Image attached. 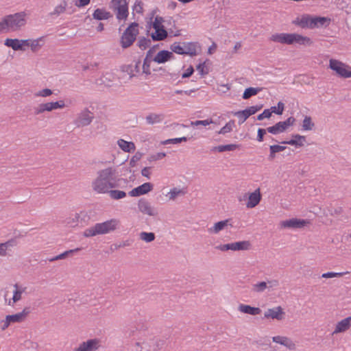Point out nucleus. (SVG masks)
I'll return each instance as SVG.
<instances>
[{
  "label": "nucleus",
  "instance_id": "40",
  "mask_svg": "<svg viewBox=\"0 0 351 351\" xmlns=\"http://www.w3.org/2000/svg\"><path fill=\"white\" fill-rule=\"evenodd\" d=\"M262 90V88H254L250 87L245 90L243 94V99H247L252 96L257 95L259 92Z\"/></svg>",
  "mask_w": 351,
  "mask_h": 351
},
{
  "label": "nucleus",
  "instance_id": "54",
  "mask_svg": "<svg viewBox=\"0 0 351 351\" xmlns=\"http://www.w3.org/2000/svg\"><path fill=\"white\" fill-rule=\"evenodd\" d=\"M149 53H150V51H148L147 56L144 60L143 65V72L147 74L150 73L149 66H150V62H151L152 60L149 58Z\"/></svg>",
  "mask_w": 351,
  "mask_h": 351
},
{
  "label": "nucleus",
  "instance_id": "64",
  "mask_svg": "<svg viewBox=\"0 0 351 351\" xmlns=\"http://www.w3.org/2000/svg\"><path fill=\"white\" fill-rule=\"evenodd\" d=\"M216 249L220 250L221 252H226L228 250L232 251L231 243L226 244H221L219 245L216 246Z\"/></svg>",
  "mask_w": 351,
  "mask_h": 351
},
{
  "label": "nucleus",
  "instance_id": "36",
  "mask_svg": "<svg viewBox=\"0 0 351 351\" xmlns=\"http://www.w3.org/2000/svg\"><path fill=\"white\" fill-rule=\"evenodd\" d=\"M186 191L184 189L173 188L167 194L169 200H174L178 196L184 195L186 194Z\"/></svg>",
  "mask_w": 351,
  "mask_h": 351
},
{
  "label": "nucleus",
  "instance_id": "34",
  "mask_svg": "<svg viewBox=\"0 0 351 351\" xmlns=\"http://www.w3.org/2000/svg\"><path fill=\"white\" fill-rule=\"evenodd\" d=\"M117 145L125 152H134L136 149V146L134 143L126 141L123 139L117 141Z\"/></svg>",
  "mask_w": 351,
  "mask_h": 351
},
{
  "label": "nucleus",
  "instance_id": "16",
  "mask_svg": "<svg viewBox=\"0 0 351 351\" xmlns=\"http://www.w3.org/2000/svg\"><path fill=\"white\" fill-rule=\"evenodd\" d=\"M138 208L141 213L150 217H154L157 215V211L152 207L151 204L145 199L138 200Z\"/></svg>",
  "mask_w": 351,
  "mask_h": 351
},
{
  "label": "nucleus",
  "instance_id": "3",
  "mask_svg": "<svg viewBox=\"0 0 351 351\" xmlns=\"http://www.w3.org/2000/svg\"><path fill=\"white\" fill-rule=\"evenodd\" d=\"M110 9L114 12L118 21H126L129 16L128 2L126 0H111Z\"/></svg>",
  "mask_w": 351,
  "mask_h": 351
},
{
  "label": "nucleus",
  "instance_id": "27",
  "mask_svg": "<svg viewBox=\"0 0 351 351\" xmlns=\"http://www.w3.org/2000/svg\"><path fill=\"white\" fill-rule=\"evenodd\" d=\"M29 313V311L28 308H24L22 311L13 314V315H8L9 319L10 321L11 324L14 323H21L24 322L27 315Z\"/></svg>",
  "mask_w": 351,
  "mask_h": 351
},
{
  "label": "nucleus",
  "instance_id": "57",
  "mask_svg": "<svg viewBox=\"0 0 351 351\" xmlns=\"http://www.w3.org/2000/svg\"><path fill=\"white\" fill-rule=\"evenodd\" d=\"M79 250H80V248H75V249H73V250H68V251H65L64 252H63V253L58 255L57 256H56L51 261H56V260L63 259L66 256H68L69 254H72L73 252H78Z\"/></svg>",
  "mask_w": 351,
  "mask_h": 351
},
{
  "label": "nucleus",
  "instance_id": "7",
  "mask_svg": "<svg viewBox=\"0 0 351 351\" xmlns=\"http://www.w3.org/2000/svg\"><path fill=\"white\" fill-rule=\"evenodd\" d=\"M311 223L308 219L291 218L280 221L278 226L280 229H302Z\"/></svg>",
  "mask_w": 351,
  "mask_h": 351
},
{
  "label": "nucleus",
  "instance_id": "60",
  "mask_svg": "<svg viewBox=\"0 0 351 351\" xmlns=\"http://www.w3.org/2000/svg\"><path fill=\"white\" fill-rule=\"evenodd\" d=\"M187 141V138L186 137H181V138H170V139H167L166 141H164L162 142V143L163 145H167V144H169V143H181L182 141Z\"/></svg>",
  "mask_w": 351,
  "mask_h": 351
},
{
  "label": "nucleus",
  "instance_id": "23",
  "mask_svg": "<svg viewBox=\"0 0 351 351\" xmlns=\"http://www.w3.org/2000/svg\"><path fill=\"white\" fill-rule=\"evenodd\" d=\"M330 23L331 19L330 17L313 15L311 29L327 27Z\"/></svg>",
  "mask_w": 351,
  "mask_h": 351
},
{
  "label": "nucleus",
  "instance_id": "39",
  "mask_svg": "<svg viewBox=\"0 0 351 351\" xmlns=\"http://www.w3.org/2000/svg\"><path fill=\"white\" fill-rule=\"evenodd\" d=\"M315 123L310 116H305L302 124V130L304 131H311L313 130Z\"/></svg>",
  "mask_w": 351,
  "mask_h": 351
},
{
  "label": "nucleus",
  "instance_id": "28",
  "mask_svg": "<svg viewBox=\"0 0 351 351\" xmlns=\"http://www.w3.org/2000/svg\"><path fill=\"white\" fill-rule=\"evenodd\" d=\"M238 310L242 313L251 315H258L261 313L260 308L251 306L244 304H240L238 306Z\"/></svg>",
  "mask_w": 351,
  "mask_h": 351
},
{
  "label": "nucleus",
  "instance_id": "6",
  "mask_svg": "<svg viewBox=\"0 0 351 351\" xmlns=\"http://www.w3.org/2000/svg\"><path fill=\"white\" fill-rule=\"evenodd\" d=\"M164 19L162 17L156 16L152 22V27L154 31L152 32L151 36L154 40H163L167 37V32L163 25Z\"/></svg>",
  "mask_w": 351,
  "mask_h": 351
},
{
  "label": "nucleus",
  "instance_id": "25",
  "mask_svg": "<svg viewBox=\"0 0 351 351\" xmlns=\"http://www.w3.org/2000/svg\"><path fill=\"white\" fill-rule=\"evenodd\" d=\"M230 219H228L226 220L220 221L215 223L213 226L208 229V232L210 234H217L219 232L226 229L228 226L232 227L230 224Z\"/></svg>",
  "mask_w": 351,
  "mask_h": 351
},
{
  "label": "nucleus",
  "instance_id": "48",
  "mask_svg": "<svg viewBox=\"0 0 351 351\" xmlns=\"http://www.w3.org/2000/svg\"><path fill=\"white\" fill-rule=\"evenodd\" d=\"M234 121L231 120L228 121L221 130L218 132L219 134H225L230 132L234 127Z\"/></svg>",
  "mask_w": 351,
  "mask_h": 351
},
{
  "label": "nucleus",
  "instance_id": "33",
  "mask_svg": "<svg viewBox=\"0 0 351 351\" xmlns=\"http://www.w3.org/2000/svg\"><path fill=\"white\" fill-rule=\"evenodd\" d=\"M306 141V137L300 134H295L293 136L292 139L290 141L284 142V143L294 145L295 147H303Z\"/></svg>",
  "mask_w": 351,
  "mask_h": 351
},
{
  "label": "nucleus",
  "instance_id": "11",
  "mask_svg": "<svg viewBox=\"0 0 351 351\" xmlns=\"http://www.w3.org/2000/svg\"><path fill=\"white\" fill-rule=\"evenodd\" d=\"M4 45L14 51H26L29 49V39L6 38Z\"/></svg>",
  "mask_w": 351,
  "mask_h": 351
},
{
  "label": "nucleus",
  "instance_id": "26",
  "mask_svg": "<svg viewBox=\"0 0 351 351\" xmlns=\"http://www.w3.org/2000/svg\"><path fill=\"white\" fill-rule=\"evenodd\" d=\"M173 57L172 52L167 50H162L154 56L152 60L158 64H162L172 60Z\"/></svg>",
  "mask_w": 351,
  "mask_h": 351
},
{
  "label": "nucleus",
  "instance_id": "1",
  "mask_svg": "<svg viewBox=\"0 0 351 351\" xmlns=\"http://www.w3.org/2000/svg\"><path fill=\"white\" fill-rule=\"evenodd\" d=\"M117 186L115 169L112 167L99 171L96 178L92 182V188L97 193H107Z\"/></svg>",
  "mask_w": 351,
  "mask_h": 351
},
{
  "label": "nucleus",
  "instance_id": "18",
  "mask_svg": "<svg viewBox=\"0 0 351 351\" xmlns=\"http://www.w3.org/2000/svg\"><path fill=\"white\" fill-rule=\"evenodd\" d=\"M351 327V316L346 317L337 322L332 335H337L346 332Z\"/></svg>",
  "mask_w": 351,
  "mask_h": 351
},
{
  "label": "nucleus",
  "instance_id": "30",
  "mask_svg": "<svg viewBox=\"0 0 351 351\" xmlns=\"http://www.w3.org/2000/svg\"><path fill=\"white\" fill-rule=\"evenodd\" d=\"M86 217V214L84 212L76 213L74 215L70 216L66 219V223L69 226L75 227L78 225V223L82 221V218Z\"/></svg>",
  "mask_w": 351,
  "mask_h": 351
},
{
  "label": "nucleus",
  "instance_id": "61",
  "mask_svg": "<svg viewBox=\"0 0 351 351\" xmlns=\"http://www.w3.org/2000/svg\"><path fill=\"white\" fill-rule=\"evenodd\" d=\"M166 156V154L164 152H158L155 154L151 155L149 158L150 162L156 161L164 158Z\"/></svg>",
  "mask_w": 351,
  "mask_h": 351
},
{
  "label": "nucleus",
  "instance_id": "51",
  "mask_svg": "<svg viewBox=\"0 0 351 351\" xmlns=\"http://www.w3.org/2000/svg\"><path fill=\"white\" fill-rule=\"evenodd\" d=\"M234 115L239 119V123H244L249 117L245 110L235 112Z\"/></svg>",
  "mask_w": 351,
  "mask_h": 351
},
{
  "label": "nucleus",
  "instance_id": "14",
  "mask_svg": "<svg viewBox=\"0 0 351 351\" xmlns=\"http://www.w3.org/2000/svg\"><path fill=\"white\" fill-rule=\"evenodd\" d=\"M27 287L19 284L13 285L12 298L9 299L7 304L8 306L14 305L23 299V295L26 293Z\"/></svg>",
  "mask_w": 351,
  "mask_h": 351
},
{
  "label": "nucleus",
  "instance_id": "4",
  "mask_svg": "<svg viewBox=\"0 0 351 351\" xmlns=\"http://www.w3.org/2000/svg\"><path fill=\"white\" fill-rule=\"evenodd\" d=\"M328 67L336 75L343 78L351 77V66L339 60L331 58L329 60Z\"/></svg>",
  "mask_w": 351,
  "mask_h": 351
},
{
  "label": "nucleus",
  "instance_id": "62",
  "mask_svg": "<svg viewBox=\"0 0 351 351\" xmlns=\"http://www.w3.org/2000/svg\"><path fill=\"white\" fill-rule=\"evenodd\" d=\"M11 325L10 321L8 315L5 316L4 319L0 321V327L1 330L7 329Z\"/></svg>",
  "mask_w": 351,
  "mask_h": 351
},
{
  "label": "nucleus",
  "instance_id": "2",
  "mask_svg": "<svg viewBox=\"0 0 351 351\" xmlns=\"http://www.w3.org/2000/svg\"><path fill=\"white\" fill-rule=\"evenodd\" d=\"M27 19L25 11L4 16L0 21V33L21 30L27 25Z\"/></svg>",
  "mask_w": 351,
  "mask_h": 351
},
{
  "label": "nucleus",
  "instance_id": "46",
  "mask_svg": "<svg viewBox=\"0 0 351 351\" xmlns=\"http://www.w3.org/2000/svg\"><path fill=\"white\" fill-rule=\"evenodd\" d=\"M239 148V145L237 144H229L225 145H219L215 147V149L219 152H223L226 151H234Z\"/></svg>",
  "mask_w": 351,
  "mask_h": 351
},
{
  "label": "nucleus",
  "instance_id": "10",
  "mask_svg": "<svg viewBox=\"0 0 351 351\" xmlns=\"http://www.w3.org/2000/svg\"><path fill=\"white\" fill-rule=\"evenodd\" d=\"M295 119L293 117H289L285 121H280L273 126L267 128V131L273 134H278L286 131L289 127L295 123Z\"/></svg>",
  "mask_w": 351,
  "mask_h": 351
},
{
  "label": "nucleus",
  "instance_id": "41",
  "mask_svg": "<svg viewBox=\"0 0 351 351\" xmlns=\"http://www.w3.org/2000/svg\"><path fill=\"white\" fill-rule=\"evenodd\" d=\"M285 149H286L285 146H282V145H271L269 147V151H270V154H269V159L270 160L274 159L276 157V153L282 152Z\"/></svg>",
  "mask_w": 351,
  "mask_h": 351
},
{
  "label": "nucleus",
  "instance_id": "58",
  "mask_svg": "<svg viewBox=\"0 0 351 351\" xmlns=\"http://www.w3.org/2000/svg\"><path fill=\"white\" fill-rule=\"evenodd\" d=\"M213 123V121L212 119H206V120L191 121L190 124L191 126H198V125L207 126Z\"/></svg>",
  "mask_w": 351,
  "mask_h": 351
},
{
  "label": "nucleus",
  "instance_id": "53",
  "mask_svg": "<svg viewBox=\"0 0 351 351\" xmlns=\"http://www.w3.org/2000/svg\"><path fill=\"white\" fill-rule=\"evenodd\" d=\"M197 70L201 75H206L209 73V69L206 62L199 64Z\"/></svg>",
  "mask_w": 351,
  "mask_h": 351
},
{
  "label": "nucleus",
  "instance_id": "37",
  "mask_svg": "<svg viewBox=\"0 0 351 351\" xmlns=\"http://www.w3.org/2000/svg\"><path fill=\"white\" fill-rule=\"evenodd\" d=\"M43 38H38L36 39L29 38V48L33 52L38 51L43 46Z\"/></svg>",
  "mask_w": 351,
  "mask_h": 351
},
{
  "label": "nucleus",
  "instance_id": "44",
  "mask_svg": "<svg viewBox=\"0 0 351 351\" xmlns=\"http://www.w3.org/2000/svg\"><path fill=\"white\" fill-rule=\"evenodd\" d=\"M143 5V3L141 0H136L132 6L133 14H142L144 11Z\"/></svg>",
  "mask_w": 351,
  "mask_h": 351
},
{
  "label": "nucleus",
  "instance_id": "19",
  "mask_svg": "<svg viewBox=\"0 0 351 351\" xmlns=\"http://www.w3.org/2000/svg\"><path fill=\"white\" fill-rule=\"evenodd\" d=\"M262 195L260 188L256 189L254 191L248 194L246 207L247 208H253L256 207L261 202Z\"/></svg>",
  "mask_w": 351,
  "mask_h": 351
},
{
  "label": "nucleus",
  "instance_id": "42",
  "mask_svg": "<svg viewBox=\"0 0 351 351\" xmlns=\"http://www.w3.org/2000/svg\"><path fill=\"white\" fill-rule=\"evenodd\" d=\"M139 237L142 241L150 243L155 239V234L154 232H141L139 234Z\"/></svg>",
  "mask_w": 351,
  "mask_h": 351
},
{
  "label": "nucleus",
  "instance_id": "50",
  "mask_svg": "<svg viewBox=\"0 0 351 351\" xmlns=\"http://www.w3.org/2000/svg\"><path fill=\"white\" fill-rule=\"evenodd\" d=\"M53 94L52 90L50 88H43L34 93V96L37 97H47Z\"/></svg>",
  "mask_w": 351,
  "mask_h": 351
},
{
  "label": "nucleus",
  "instance_id": "43",
  "mask_svg": "<svg viewBox=\"0 0 351 351\" xmlns=\"http://www.w3.org/2000/svg\"><path fill=\"white\" fill-rule=\"evenodd\" d=\"M110 197L113 199H120L125 197L126 193L123 191L110 190L108 191Z\"/></svg>",
  "mask_w": 351,
  "mask_h": 351
},
{
  "label": "nucleus",
  "instance_id": "13",
  "mask_svg": "<svg viewBox=\"0 0 351 351\" xmlns=\"http://www.w3.org/2000/svg\"><path fill=\"white\" fill-rule=\"evenodd\" d=\"M119 221L117 219H111L102 223H97L99 234H108L117 229Z\"/></svg>",
  "mask_w": 351,
  "mask_h": 351
},
{
  "label": "nucleus",
  "instance_id": "45",
  "mask_svg": "<svg viewBox=\"0 0 351 351\" xmlns=\"http://www.w3.org/2000/svg\"><path fill=\"white\" fill-rule=\"evenodd\" d=\"M97 234H99L97 226V223L94 226L86 229L83 232V235L85 237H92Z\"/></svg>",
  "mask_w": 351,
  "mask_h": 351
},
{
  "label": "nucleus",
  "instance_id": "56",
  "mask_svg": "<svg viewBox=\"0 0 351 351\" xmlns=\"http://www.w3.org/2000/svg\"><path fill=\"white\" fill-rule=\"evenodd\" d=\"M262 108H263L262 105L252 106H250V107L245 109V110L250 117L251 115H253V114H256L257 112H258Z\"/></svg>",
  "mask_w": 351,
  "mask_h": 351
},
{
  "label": "nucleus",
  "instance_id": "35",
  "mask_svg": "<svg viewBox=\"0 0 351 351\" xmlns=\"http://www.w3.org/2000/svg\"><path fill=\"white\" fill-rule=\"evenodd\" d=\"M164 119V115L162 114L150 113L146 116L145 120L147 123L153 125L161 123Z\"/></svg>",
  "mask_w": 351,
  "mask_h": 351
},
{
  "label": "nucleus",
  "instance_id": "59",
  "mask_svg": "<svg viewBox=\"0 0 351 351\" xmlns=\"http://www.w3.org/2000/svg\"><path fill=\"white\" fill-rule=\"evenodd\" d=\"M149 43L150 41L148 39L145 38H141L138 41V46L141 49L145 50L149 47Z\"/></svg>",
  "mask_w": 351,
  "mask_h": 351
},
{
  "label": "nucleus",
  "instance_id": "12",
  "mask_svg": "<svg viewBox=\"0 0 351 351\" xmlns=\"http://www.w3.org/2000/svg\"><path fill=\"white\" fill-rule=\"evenodd\" d=\"M285 311L280 306L267 308L264 312V318L266 319H272L282 321L285 318Z\"/></svg>",
  "mask_w": 351,
  "mask_h": 351
},
{
  "label": "nucleus",
  "instance_id": "22",
  "mask_svg": "<svg viewBox=\"0 0 351 351\" xmlns=\"http://www.w3.org/2000/svg\"><path fill=\"white\" fill-rule=\"evenodd\" d=\"M273 342L284 346L287 348L293 350L296 348L295 342L286 336L277 335L272 337Z\"/></svg>",
  "mask_w": 351,
  "mask_h": 351
},
{
  "label": "nucleus",
  "instance_id": "49",
  "mask_svg": "<svg viewBox=\"0 0 351 351\" xmlns=\"http://www.w3.org/2000/svg\"><path fill=\"white\" fill-rule=\"evenodd\" d=\"M14 245V241H8L5 243H0V256H5L8 249Z\"/></svg>",
  "mask_w": 351,
  "mask_h": 351
},
{
  "label": "nucleus",
  "instance_id": "15",
  "mask_svg": "<svg viewBox=\"0 0 351 351\" xmlns=\"http://www.w3.org/2000/svg\"><path fill=\"white\" fill-rule=\"evenodd\" d=\"M313 15L303 14L298 16L292 21V24L302 29H312Z\"/></svg>",
  "mask_w": 351,
  "mask_h": 351
},
{
  "label": "nucleus",
  "instance_id": "24",
  "mask_svg": "<svg viewBox=\"0 0 351 351\" xmlns=\"http://www.w3.org/2000/svg\"><path fill=\"white\" fill-rule=\"evenodd\" d=\"M291 45L298 44L300 45L310 46L313 44L311 38L298 33H291Z\"/></svg>",
  "mask_w": 351,
  "mask_h": 351
},
{
  "label": "nucleus",
  "instance_id": "17",
  "mask_svg": "<svg viewBox=\"0 0 351 351\" xmlns=\"http://www.w3.org/2000/svg\"><path fill=\"white\" fill-rule=\"evenodd\" d=\"M154 186L150 182H145L129 192V195L131 197H138L143 195L147 194L153 190Z\"/></svg>",
  "mask_w": 351,
  "mask_h": 351
},
{
  "label": "nucleus",
  "instance_id": "8",
  "mask_svg": "<svg viewBox=\"0 0 351 351\" xmlns=\"http://www.w3.org/2000/svg\"><path fill=\"white\" fill-rule=\"evenodd\" d=\"M65 106L63 100L41 103L35 108L34 113L38 115L45 112H50L58 109H62Z\"/></svg>",
  "mask_w": 351,
  "mask_h": 351
},
{
  "label": "nucleus",
  "instance_id": "52",
  "mask_svg": "<svg viewBox=\"0 0 351 351\" xmlns=\"http://www.w3.org/2000/svg\"><path fill=\"white\" fill-rule=\"evenodd\" d=\"M270 110L272 113L280 115L285 110V104L282 101H279L277 106H272Z\"/></svg>",
  "mask_w": 351,
  "mask_h": 351
},
{
  "label": "nucleus",
  "instance_id": "9",
  "mask_svg": "<svg viewBox=\"0 0 351 351\" xmlns=\"http://www.w3.org/2000/svg\"><path fill=\"white\" fill-rule=\"evenodd\" d=\"M101 348V339L99 338H92L81 342L73 349V351H98Z\"/></svg>",
  "mask_w": 351,
  "mask_h": 351
},
{
  "label": "nucleus",
  "instance_id": "47",
  "mask_svg": "<svg viewBox=\"0 0 351 351\" xmlns=\"http://www.w3.org/2000/svg\"><path fill=\"white\" fill-rule=\"evenodd\" d=\"M170 49H171V52H174L178 54L184 55V43L181 44L180 43H173Z\"/></svg>",
  "mask_w": 351,
  "mask_h": 351
},
{
  "label": "nucleus",
  "instance_id": "63",
  "mask_svg": "<svg viewBox=\"0 0 351 351\" xmlns=\"http://www.w3.org/2000/svg\"><path fill=\"white\" fill-rule=\"evenodd\" d=\"M272 112L270 109H265L261 114H258L257 119L261 121L265 118H269L271 116Z\"/></svg>",
  "mask_w": 351,
  "mask_h": 351
},
{
  "label": "nucleus",
  "instance_id": "21",
  "mask_svg": "<svg viewBox=\"0 0 351 351\" xmlns=\"http://www.w3.org/2000/svg\"><path fill=\"white\" fill-rule=\"evenodd\" d=\"M278 284L277 280H269L267 282H258L252 285V291L255 293H262L267 289L272 288Z\"/></svg>",
  "mask_w": 351,
  "mask_h": 351
},
{
  "label": "nucleus",
  "instance_id": "20",
  "mask_svg": "<svg viewBox=\"0 0 351 351\" xmlns=\"http://www.w3.org/2000/svg\"><path fill=\"white\" fill-rule=\"evenodd\" d=\"M291 33H275L272 34L269 40L272 42L291 45Z\"/></svg>",
  "mask_w": 351,
  "mask_h": 351
},
{
  "label": "nucleus",
  "instance_id": "55",
  "mask_svg": "<svg viewBox=\"0 0 351 351\" xmlns=\"http://www.w3.org/2000/svg\"><path fill=\"white\" fill-rule=\"evenodd\" d=\"M348 273H349L348 271H346V272H339V273H337V272H327V273H324L322 275V277L324 278H330L341 277L344 274H348Z\"/></svg>",
  "mask_w": 351,
  "mask_h": 351
},
{
  "label": "nucleus",
  "instance_id": "31",
  "mask_svg": "<svg viewBox=\"0 0 351 351\" xmlns=\"http://www.w3.org/2000/svg\"><path fill=\"white\" fill-rule=\"evenodd\" d=\"M251 243L249 241H240L231 243L232 251H246L251 248Z\"/></svg>",
  "mask_w": 351,
  "mask_h": 351
},
{
  "label": "nucleus",
  "instance_id": "5",
  "mask_svg": "<svg viewBox=\"0 0 351 351\" xmlns=\"http://www.w3.org/2000/svg\"><path fill=\"white\" fill-rule=\"evenodd\" d=\"M138 34V25L132 23L123 32L121 38V45L123 48H128L131 46Z\"/></svg>",
  "mask_w": 351,
  "mask_h": 351
},
{
  "label": "nucleus",
  "instance_id": "32",
  "mask_svg": "<svg viewBox=\"0 0 351 351\" xmlns=\"http://www.w3.org/2000/svg\"><path fill=\"white\" fill-rule=\"evenodd\" d=\"M112 16V14L110 12L107 11L104 8H97L96 9L93 14V17L96 20H107Z\"/></svg>",
  "mask_w": 351,
  "mask_h": 351
},
{
  "label": "nucleus",
  "instance_id": "29",
  "mask_svg": "<svg viewBox=\"0 0 351 351\" xmlns=\"http://www.w3.org/2000/svg\"><path fill=\"white\" fill-rule=\"evenodd\" d=\"M93 120V116L90 111L84 110L80 114L77 124L78 126H85L90 123Z\"/></svg>",
  "mask_w": 351,
  "mask_h": 351
},
{
  "label": "nucleus",
  "instance_id": "38",
  "mask_svg": "<svg viewBox=\"0 0 351 351\" xmlns=\"http://www.w3.org/2000/svg\"><path fill=\"white\" fill-rule=\"evenodd\" d=\"M184 54L191 56H196L197 53L196 45L193 43H184Z\"/></svg>",
  "mask_w": 351,
  "mask_h": 351
}]
</instances>
